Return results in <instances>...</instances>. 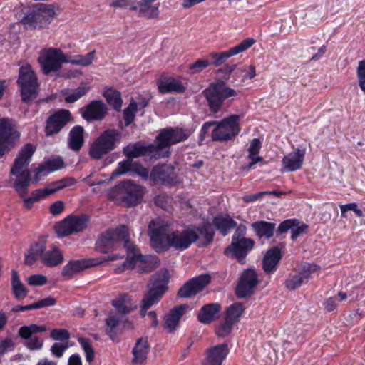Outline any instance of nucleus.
<instances>
[{"label": "nucleus", "mask_w": 365, "mask_h": 365, "mask_svg": "<svg viewBox=\"0 0 365 365\" xmlns=\"http://www.w3.org/2000/svg\"><path fill=\"white\" fill-rule=\"evenodd\" d=\"M35 150L36 147L32 144H26L19 152L10 170V173L16 177L14 188L23 199L24 205L26 209H31L35 202L61 189L73 185L76 182L73 178L66 177L52 182L45 188L35 190L31 192L30 197H26L29 191L28 187L31 181V172L28 169V165Z\"/></svg>", "instance_id": "nucleus-1"}, {"label": "nucleus", "mask_w": 365, "mask_h": 365, "mask_svg": "<svg viewBox=\"0 0 365 365\" xmlns=\"http://www.w3.org/2000/svg\"><path fill=\"white\" fill-rule=\"evenodd\" d=\"M168 225L160 218L152 220L148 225L150 246L158 252H165L173 247L178 251L188 249L199 240L195 229L187 227L168 232Z\"/></svg>", "instance_id": "nucleus-2"}, {"label": "nucleus", "mask_w": 365, "mask_h": 365, "mask_svg": "<svg viewBox=\"0 0 365 365\" xmlns=\"http://www.w3.org/2000/svg\"><path fill=\"white\" fill-rule=\"evenodd\" d=\"M189 135L182 128H166L160 130L156 137L157 144H144L141 142L129 145L123 150L128 158L148 155L155 159L168 157L172 145L185 141Z\"/></svg>", "instance_id": "nucleus-3"}, {"label": "nucleus", "mask_w": 365, "mask_h": 365, "mask_svg": "<svg viewBox=\"0 0 365 365\" xmlns=\"http://www.w3.org/2000/svg\"><path fill=\"white\" fill-rule=\"evenodd\" d=\"M128 295L124 294L112 301V305L116 309L118 314H110L106 319V334L113 341L124 329L133 328V323L125 315L135 310L137 304H132L128 302Z\"/></svg>", "instance_id": "nucleus-4"}, {"label": "nucleus", "mask_w": 365, "mask_h": 365, "mask_svg": "<svg viewBox=\"0 0 365 365\" xmlns=\"http://www.w3.org/2000/svg\"><path fill=\"white\" fill-rule=\"evenodd\" d=\"M170 274L167 269H161L153 274L147 284L140 306V315L144 317L148 309L158 304L168 290Z\"/></svg>", "instance_id": "nucleus-5"}, {"label": "nucleus", "mask_w": 365, "mask_h": 365, "mask_svg": "<svg viewBox=\"0 0 365 365\" xmlns=\"http://www.w3.org/2000/svg\"><path fill=\"white\" fill-rule=\"evenodd\" d=\"M24 16L21 22L32 29L47 27L55 14L53 4H36L32 6H24L21 9Z\"/></svg>", "instance_id": "nucleus-6"}, {"label": "nucleus", "mask_w": 365, "mask_h": 365, "mask_svg": "<svg viewBox=\"0 0 365 365\" xmlns=\"http://www.w3.org/2000/svg\"><path fill=\"white\" fill-rule=\"evenodd\" d=\"M121 133L115 128H108L102 132L91 143L88 154L94 160H101L117 148L120 141Z\"/></svg>", "instance_id": "nucleus-7"}, {"label": "nucleus", "mask_w": 365, "mask_h": 365, "mask_svg": "<svg viewBox=\"0 0 365 365\" xmlns=\"http://www.w3.org/2000/svg\"><path fill=\"white\" fill-rule=\"evenodd\" d=\"M144 188L132 180L122 181L113 187L108 192L110 199L122 201L128 207H134L138 205L143 198Z\"/></svg>", "instance_id": "nucleus-8"}, {"label": "nucleus", "mask_w": 365, "mask_h": 365, "mask_svg": "<svg viewBox=\"0 0 365 365\" xmlns=\"http://www.w3.org/2000/svg\"><path fill=\"white\" fill-rule=\"evenodd\" d=\"M129 237L128 227L120 225L115 228H110L103 232L96 242V248L101 253L106 254L122 245Z\"/></svg>", "instance_id": "nucleus-9"}, {"label": "nucleus", "mask_w": 365, "mask_h": 365, "mask_svg": "<svg viewBox=\"0 0 365 365\" xmlns=\"http://www.w3.org/2000/svg\"><path fill=\"white\" fill-rule=\"evenodd\" d=\"M17 83L20 88L22 101L24 103H29L37 97L38 79L30 65L20 67Z\"/></svg>", "instance_id": "nucleus-10"}, {"label": "nucleus", "mask_w": 365, "mask_h": 365, "mask_svg": "<svg viewBox=\"0 0 365 365\" xmlns=\"http://www.w3.org/2000/svg\"><path fill=\"white\" fill-rule=\"evenodd\" d=\"M202 94L207 101L210 110L215 114L220 111L227 98L236 95V91L220 81L210 85L203 91Z\"/></svg>", "instance_id": "nucleus-11"}, {"label": "nucleus", "mask_w": 365, "mask_h": 365, "mask_svg": "<svg viewBox=\"0 0 365 365\" xmlns=\"http://www.w3.org/2000/svg\"><path fill=\"white\" fill-rule=\"evenodd\" d=\"M240 118L241 115L233 114L220 121L216 120L215 128L211 133L212 140L225 142L238 135L241 130L239 123Z\"/></svg>", "instance_id": "nucleus-12"}, {"label": "nucleus", "mask_w": 365, "mask_h": 365, "mask_svg": "<svg viewBox=\"0 0 365 365\" xmlns=\"http://www.w3.org/2000/svg\"><path fill=\"white\" fill-rule=\"evenodd\" d=\"M19 138L16 120L9 118H0V158L14 148Z\"/></svg>", "instance_id": "nucleus-13"}, {"label": "nucleus", "mask_w": 365, "mask_h": 365, "mask_svg": "<svg viewBox=\"0 0 365 365\" xmlns=\"http://www.w3.org/2000/svg\"><path fill=\"white\" fill-rule=\"evenodd\" d=\"M38 61L42 72L48 75L61 70L62 63H68L66 56L59 48H49L41 51Z\"/></svg>", "instance_id": "nucleus-14"}, {"label": "nucleus", "mask_w": 365, "mask_h": 365, "mask_svg": "<svg viewBox=\"0 0 365 365\" xmlns=\"http://www.w3.org/2000/svg\"><path fill=\"white\" fill-rule=\"evenodd\" d=\"M150 180L155 184L170 187L180 184L181 182L175 167L170 164L154 166L150 174Z\"/></svg>", "instance_id": "nucleus-15"}, {"label": "nucleus", "mask_w": 365, "mask_h": 365, "mask_svg": "<svg viewBox=\"0 0 365 365\" xmlns=\"http://www.w3.org/2000/svg\"><path fill=\"white\" fill-rule=\"evenodd\" d=\"M255 245V241L250 238L240 237L235 232L231 244L225 248V255L235 257L239 263L245 264L246 256Z\"/></svg>", "instance_id": "nucleus-16"}, {"label": "nucleus", "mask_w": 365, "mask_h": 365, "mask_svg": "<svg viewBox=\"0 0 365 365\" xmlns=\"http://www.w3.org/2000/svg\"><path fill=\"white\" fill-rule=\"evenodd\" d=\"M89 220L90 218L86 215H69L56 225V231L60 237L68 236L85 230Z\"/></svg>", "instance_id": "nucleus-17"}, {"label": "nucleus", "mask_w": 365, "mask_h": 365, "mask_svg": "<svg viewBox=\"0 0 365 365\" xmlns=\"http://www.w3.org/2000/svg\"><path fill=\"white\" fill-rule=\"evenodd\" d=\"M259 283L258 274L255 269H245L240 274L235 288L237 297L243 299L252 296Z\"/></svg>", "instance_id": "nucleus-18"}, {"label": "nucleus", "mask_w": 365, "mask_h": 365, "mask_svg": "<svg viewBox=\"0 0 365 365\" xmlns=\"http://www.w3.org/2000/svg\"><path fill=\"white\" fill-rule=\"evenodd\" d=\"M47 330L45 325L31 324L24 325L19 328L18 335L22 339L28 340L25 346L30 350H39L43 347V341L40 337L35 336L37 333L44 332Z\"/></svg>", "instance_id": "nucleus-19"}, {"label": "nucleus", "mask_w": 365, "mask_h": 365, "mask_svg": "<svg viewBox=\"0 0 365 365\" xmlns=\"http://www.w3.org/2000/svg\"><path fill=\"white\" fill-rule=\"evenodd\" d=\"M211 282L209 274H202L185 282L178 291L180 298H190L202 292Z\"/></svg>", "instance_id": "nucleus-20"}, {"label": "nucleus", "mask_w": 365, "mask_h": 365, "mask_svg": "<svg viewBox=\"0 0 365 365\" xmlns=\"http://www.w3.org/2000/svg\"><path fill=\"white\" fill-rule=\"evenodd\" d=\"M71 120V113L66 109L55 111L46 120L45 133L46 136H52L58 133Z\"/></svg>", "instance_id": "nucleus-21"}, {"label": "nucleus", "mask_w": 365, "mask_h": 365, "mask_svg": "<svg viewBox=\"0 0 365 365\" xmlns=\"http://www.w3.org/2000/svg\"><path fill=\"white\" fill-rule=\"evenodd\" d=\"M255 43L254 38H247L244 39L238 45L230 48L229 50L223 52L212 53L210 54L211 61H210V65L215 66H221L227 59L237 55L240 53L244 52L250 48Z\"/></svg>", "instance_id": "nucleus-22"}, {"label": "nucleus", "mask_w": 365, "mask_h": 365, "mask_svg": "<svg viewBox=\"0 0 365 365\" xmlns=\"http://www.w3.org/2000/svg\"><path fill=\"white\" fill-rule=\"evenodd\" d=\"M81 116L86 120L101 121L108 115V107L102 100H93L80 109Z\"/></svg>", "instance_id": "nucleus-23"}, {"label": "nucleus", "mask_w": 365, "mask_h": 365, "mask_svg": "<svg viewBox=\"0 0 365 365\" xmlns=\"http://www.w3.org/2000/svg\"><path fill=\"white\" fill-rule=\"evenodd\" d=\"M309 226L298 219H287L282 221L276 230V237L291 231V240L295 241L299 236L308 232Z\"/></svg>", "instance_id": "nucleus-24"}, {"label": "nucleus", "mask_w": 365, "mask_h": 365, "mask_svg": "<svg viewBox=\"0 0 365 365\" xmlns=\"http://www.w3.org/2000/svg\"><path fill=\"white\" fill-rule=\"evenodd\" d=\"M101 263L102 261L97 258L70 260L69 262L63 267L61 274L65 279H70L76 274L86 269L101 264Z\"/></svg>", "instance_id": "nucleus-25"}, {"label": "nucleus", "mask_w": 365, "mask_h": 365, "mask_svg": "<svg viewBox=\"0 0 365 365\" xmlns=\"http://www.w3.org/2000/svg\"><path fill=\"white\" fill-rule=\"evenodd\" d=\"M230 349L227 343H222L208 348L202 365H222L228 355Z\"/></svg>", "instance_id": "nucleus-26"}, {"label": "nucleus", "mask_w": 365, "mask_h": 365, "mask_svg": "<svg viewBox=\"0 0 365 365\" xmlns=\"http://www.w3.org/2000/svg\"><path fill=\"white\" fill-rule=\"evenodd\" d=\"M158 88L160 93H183L186 87L180 78L162 76L157 81Z\"/></svg>", "instance_id": "nucleus-27"}, {"label": "nucleus", "mask_w": 365, "mask_h": 365, "mask_svg": "<svg viewBox=\"0 0 365 365\" xmlns=\"http://www.w3.org/2000/svg\"><path fill=\"white\" fill-rule=\"evenodd\" d=\"M187 307L185 304L175 306L165 315L163 327L168 333H172L176 329Z\"/></svg>", "instance_id": "nucleus-28"}, {"label": "nucleus", "mask_w": 365, "mask_h": 365, "mask_svg": "<svg viewBox=\"0 0 365 365\" xmlns=\"http://www.w3.org/2000/svg\"><path fill=\"white\" fill-rule=\"evenodd\" d=\"M281 250L278 247H273L268 250L262 259V269L264 272L270 274L274 273L282 259Z\"/></svg>", "instance_id": "nucleus-29"}, {"label": "nucleus", "mask_w": 365, "mask_h": 365, "mask_svg": "<svg viewBox=\"0 0 365 365\" xmlns=\"http://www.w3.org/2000/svg\"><path fill=\"white\" fill-rule=\"evenodd\" d=\"M222 306L220 303L205 304L200 308L197 314V319L202 324H210L219 318Z\"/></svg>", "instance_id": "nucleus-30"}, {"label": "nucleus", "mask_w": 365, "mask_h": 365, "mask_svg": "<svg viewBox=\"0 0 365 365\" xmlns=\"http://www.w3.org/2000/svg\"><path fill=\"white\" fill-rule=\"evenodd\" d=\"M305 153L304 148H297L284 156L282 160L284 168L289 172L299 170L302 166Z\"/></svg>", "instance_id": "nucleus-31"}, {"label": "nucleus", "mask_w": 365, "mask_h": 365, "mask_svg": "<svg viewBox=\"0 0 365 365\" xmlns=\"http://www.w3.org/2000/svg\"><path fill=\"white\" fill-rule=\"evenodd\" d=\"M134 265L139 263L138 272L140 273H149L155 269L160 265V259L156 255H134Z\"/></svg>", "instance_id": "nucleus-32"}, {"label": "nucleus", "mask_w": 365, "mask_h": 365, "mask_svg": "<svg viewBox=\"0 0 365 365\" xmlns=\"http://www.w3.org/2000/svg\"><path fill=\"white\" fill-rule=\"evenodd\" d=\"M150 351V346L146 337H141L137 339L132 350L133 358L132 364H143L146 361L148 354Z\"/></svg>", "instance_id": "nucleus-33"}, {"label": "nucleus", "mask_w": 365, "mask_h": 365, "mask_svg": "<svg viewBox=\"0 0 365 365\" xmlns=\"http://www.w3.org/2000/svg\"><path fill=\"white\" fill-rule=\"evenodd\" d=\"M159 4L152 5L149 0H142L135 1V5L133 6V11L137 12L140 16L148 19L155 18L159 14Z\"/></svg>", "instance_id": "nucleus-34"}, {"label": "nucleus", "mask_w": 365, "mask_h": 365, "mask_svg": "<svg viewBox=\"0 0 365 365\" xmlns=\"http://www.w3.org/2000/svg\"><path fill=\"white\" fill-rule=\"evenodd\" d=\"M84 129L81 125H75L69 132L68 145L71 150L79 151L84 144Z\"/></svg>", "instance_id": "nucleus-35"}, {"label": "nucleus", "mask_w": 365, "mask_h": 365, "mask_svg": "<svg viewBox=\"0 0 365 365\" xmlns=\"http://www.w3.org/2000/svg\"><path fill=\"white\" fill-rule=\"evenodd\" d=\"M252 229L259 237L271 238L276 232V224L274 222L260 220L251 225Z\"/></svg>", "instance_id": "nucleus-36"}, {"label": "nucleus", "mask_w": 365, "mask_h": 365, "mask_svg": "<svg viewBox=\"0 0 365 365\" xmlns=\"http://www.w3.org/2000/svg\"><path fill=\"white\" fill-rule=\"evenodd\" d=\"M197 232L198 235H201L199 247H207L210 245L214 239L215 230L210 223H203L198 227H192Z\"/></svg>", "instance_id": "nucleus-37"}, {"label": "nucleus", "mask_w": 365, "mask_h": 365, "mask_svg": "<svg viewBox=\"0 0 365 365\" xmlns=\"http://www.w3.org/2000/svg\"><path fill=\"white\" fill-rule=\"evenodd\" d=\"M213 225L225 236L231 229L237 226V222L229 215H217L213 218Z\"/></svg>", "instance_id": "nucleus-38"}, {"label": "nucleus", "mask_w": 365, "mask_h": 365, "mask_svg": "<svg viewBox=\"0 0 365 365\" xmlns=\"http://www.w3.org/2000/svg\"><path fill=\"white\" fill-rule=\"evenodd\" d=\"M11 284L12 293L16 299H22L28 295L29 290L20 280L19 274L16 270H12Z\"/></svg>", "instance_id": "nucleus-39"}, {"label": "nucleus", "mask_w": 365, "mask_h": 365, "mask_svg": "<svg viewBox=\"0 0 365 365\" xmlns=\"http://www.w3.org/2000/svg\"><path fill=\"white\" fill-rule=\"evenodd\" d=\"M245 309V307L242 302L233 303L226 309L225 319L235 324L239 322Z\"/></svg>", "instance_id": "nucleus-40"}, {"label": "nucleus", "mask_w": 365, "mask_h": 365, "mask_svg": "<svg viewBox=\"0 0 365 365\" xmlns=\"http://www.w3.org/2000/svg\"><path fill=\"white\" fill-rule=\"evenodd\" d=\"M63 257L61 251L57 247H53L51 251L46 252L42 261L48 267H55L62 263Z\"/></svg>", "instance_id": "nucleus-41"}, {"label": "nucleus", "mask_w": 365, "mask_h": 365, "mask_svg": "<svg viewBox=\"0 0 365 365\" xmlns=\"http://www.w3.org/2000/svg\"><path fill=\"white\" fill-rule=\"evenodd\" d=\"M103 96L106 99L107 103L111 106L113 109L117 111L121 109L123 101L119 91L108 88L104 91Z\"/></svg>", "instance_id": "nucleus-42"}, {"label": "nucleus", "mask_w": 365, "mask_h": 365, "mask_svg": "<svg viewBox=\"0 0 365 365\" xmlns=\"http://www.w3.org/2000/svg\"><path fill=\"white\" fill-rule=\"evenodd\" d=\"M90 90V87L87 86H80L71 93L68 90H63L62 94L65 96V101L68 103H73L84 96Z\"/></svg>", "instance_id": "nucleus-43"}, {"label": "nucleus", "mask_w": 365, "mask_h": 365, "mask_svg": "<svg viewBox=\"0 0 365 365\" xmlns=\"http://www.w3.org/2000/svg\"><path fill=\"white\" fill-rule=\"evenodd\" d=\"M96 54V51L88 53L86 55H77L73 56V58H68V63L73 65L88 66L93 62Z\"/></svg>", "instance_id": "nucleus-44"}, {"label": "nucleus", "mask_w": 365, "mask_h": 365, "mask_svg": "<svg viewBox=\"0 0 365 365\" xmlns=\"http://www.w3.org/2000/svg\"><path fill=\"white\" fill-rule=\"evenodd\" d=\"M137 111L138 105L136 101L132 98L129 105L123 110V119L126 127L129 126L135 120Z\"/></svg>", "instance_id": "nucleus-45"}, {"label": "nucleus", "mask_w": 365, "mask_h": 365, "mask_svg": "<svg viewBox=\"0 0 365 365\" xmlns=\"http://www.w3.org/2000/svg\"><path fill=\"white\" fill-rule=\"evenodd\" d=\"M307 277L302 274L301 272L285 281V287L289 290H294L300 287L304 282H307Z\"/></svg>", "instance_id": "nucleus-46"}, {"label": "nucleus", "mask_w": 365, "mask_h": 365, "mask_svg": "<svg viewBox=\"0 0 365 365\" xmlns=\"http://www.w3.org/2000/svg\"><path fill=\"white\" fill-rule=\"evenodd\" d=\"M16 347V344L11 336H6V338L0 341V362L1 361L2 357L8 352L13 351Z\"/></svg>", "instance_id": "nucleus-47"}, {"label": "nucleus", "mask_w": 365, "mask_h": 365, "mask_svg": "<svg viewBox=\"0 0 365 365\" xmlns=\"http://www.w3.org/2000/svg\"><path fill=\"white\" fill-rule=\"evenodd\" d=\"M234 324L227 319H225V322L220 323L216 328L215 333L219 337L227 336L233 329Z\"/></svg>", "instance_id": "nucleus-48"}, {"label": "nucleus", "mask_w": 365, "mask_h": 365, "mask_svg": "<svg viewBox=\"0 0 365 365\" xmlns=\"http://www.w3.org/2000/svg\"><path fill=\"white\" fill-rule=\"evenodd\" d=\"M133 163L131 158H128L125 160L121 161L118 163L117 168L113 172L112 176L115 177L128 171H132Z\"/></svg>", "instance_id": "nucleus-49"}, {"label": "nucleus", "mask_w": 365, "mask_h": 365, "mask_svg": "<svg viewBox=\"0 0 365 365\" xmlns=\"http://www.w3.org/2000/svg\"><path fill=\"white\" fill-rule=\"evenodd\" d=\"M356 76L360 89L365 93V60L359 62L356 68Z\"/></svg>", "instance_id": "nucleus-50"}, {"label": "nucleus", "mask_w": 365, "mask_h": 365, "mask_svg": "<svg viewBox=\"0 0 365 365\" xmlns=\"http://www.w3.org/2000/svg\"><path fill=\"white\" fill-rule=\"evenodd\" d=\"M78 342L86 353V361L88 362L93 361L95 358V352L91 344L84 338H80Z\"/></svg>", "instance_id": "nucleus-51"}, {"label": "nucleus", "mask_w": 365, "mask_h": 365, "mask_svg": "<svg viewBox=\"0 0 365 365\" xmlns=\"http://www.w3.org/2000/svg\"><path fill=\"white\" fill-rule=\"evenodd\" d=\"M44 163L51 171V173L60 170L64 166V161L62 158L59 156L48 159V160L45 161Z\"/></svg>", "instance_id": "nucleus-52"}, {"label": "nucleus", "mask_w": 365, "mask_h": 365, "mask_svg": "<svg viewBox=\"0 0 365 365\" xmlns=\"http://www.w3.org/2000/svg\"><path fill=\"white\" fill-rule=\"evenodd\" d=\"M50 336L56 341H66L70 339L71 335L68 330L65 329H53L50 334Z\"/></svg>", "instance_id": "nucleus-53"}, {"label": "nucleus", "mask_w": 365, "mask_h": 365, "mask_svg": "<svg viewBox=\"0 0 365 365\" xmlns=\"http://www.w3.org/2000/svg\"><path fill=\"white\" fill-rule=\"evenodd\" d=\"M210 65V61L207 59H198L195 63L189 66V69L192 73H197L202 71L204 68H207Z\"/></svg>", "instance_id": "nucleus-54"}, {"label": "nucleus", "mask_w": 365, "mask_h": 365, "mask_svg": "<svg viewBox=\"0 0 365 365\" xmlns=\"http://www.w3.org/2000/svg\"><path fill=\"white\" fill-rule=\"evenodd\" d=\"M51 171L48 170L46 164L41 163L35 170L34 177L33 178V182H38L42 177L48 175Z\"/></svg>", "instance_id": "nucleus-55"}, {"label": "nucleus", "mask_w": 365, "mask_h": 365, "mask_svg": "<svg viewBox=\"0 0 365 365\" xmlns=\"http://www.w3.org/2000/svg\"><path fill=\"white\" fill-rule=\"evenodd\" d=\"M68 348V343L61 344V343H54L51 347V351L53 355L56 356L57 358H61L64 351Z\"/></svg>", "instance_id": "nucleus-56"}, {"label": "nucleus", "mask_w": 365, "mask_h": 365, "mask_svg": "<svg viewBox=\"0 0 365 365\" xmlns=\"http://www.w3.org/2000/svg\"><path fill=\"white\" fill-rule=\"evenodd\" d=\"M47 282V278L42 274H33L28 278V283L31 286H42Z\"/></svg>", "instance_id": "nucleus-57"}, {"label": "nucleus", "mask_w": 365, "mask_h": 365, "mask_svg": "<svg viewBox=\"0 0 365 365\" xmlns=\"http://www.w3.org/2000/svg\"><path fill=\"white\" fill-rule=\"evenodd\" d=\"M262 148V143L259 138H254L250 142V145L248 148V157L257 155L260 151Z\"/></svg>", "instance_id": "nucleus-58"}, {"label": "nucleus", "mask_w": 365, "mask_h": 365, "mask_svg": "<svg viewBox=\"0 0 365 365\" xmlns=\"http://www.w3.org/2000/svg\"><path fill=\"white\" fill-rule=\"evenodd\" d=\"M134 257L133 255L127 257L125 261L119 267L115 269V273L120 274L124 272L125 269H132L134 268Z\"/></svg>", "instance_id": "nucleus-59"}, {"label": "nucleus", "mask_w": 365, "mask_h": 365, "mask_svg": "<svg viewBox=\"0 0 365 365\" xmlns=\"http://www.w3.org/2000/svg\"><path fill=\"white\" fill-rule=\"evenodd\" d=\"M136 1L131 0H115L110 3V6L120 9H130L133 11V6L135 5Z\"/></svg>", "instance_id": "nucleus-60"}, {"label": "nucleus", "mask_w": 365, "mask_h": 365, "mask_svg": "<svg viewBox=\"0 0 365 365\" xmlns=\"http://www.w3.org/2000/svg\"><path fill=\"white\" fill-rule=\"evenodd\" d=\"M140 176L143 180H148L150 178L149 171L147 168L143 167L141 165L138 163H133L132 171Z\"/></svg>", "instance_id": "nucleus-61"}, {"label": "nucleus", "mask_w": 365, "mask_h": 365, "mask_svg": "<svg viewBox=\"0 0 365 365\" xmlns=\"http://www.w3.org/2000/svg\"><path fill=\"white\" fill-rule=\"evenodd\" d=\"M216 123V120L209 121L205 123L201 127L200 134H199V144L201 145L202 143L205 140L206 136L208 133L209 129L212 126H215Z\"/></svg>", "instance_id": "nucleus-62"}, {"label": "nucleus", "mask_w": 365, "mask_h": 365, "mask_svg": "<svg viewBox=\"0 0 365 365\" xmlns=\"http://www.w3.org/2000/svg\"><path fill=\"white\" fill-rule=\"evenodd\" d=\"M56 303V299L51 297H48L46 298L42 299L37 302L34 303L35 309H41L47 307H51L55 305Z\"/></svg>", "instance_id": "nucleus-63"}, {"label": "nucleus", "mask_w": 365, "mask_h": 365, "mask_svg": "<svg viewBox=\"0 0 365 365\" xmlns=\"http://www.w3.org/2000/svg\"><path fill=\"white\" fill-rule=\"evenodd\" d=\"M320 269L319 266L314 264H306L303 266L301 273L307 277V280L311 277L312 274Z\"/></svg>", "instance_id": "nucleus-64"}]
</instances>
